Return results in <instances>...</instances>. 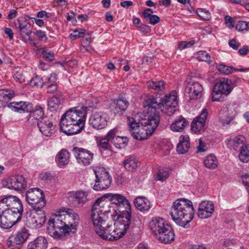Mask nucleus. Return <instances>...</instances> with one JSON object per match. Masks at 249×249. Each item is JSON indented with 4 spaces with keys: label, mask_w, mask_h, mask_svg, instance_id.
<instances>
[{
    "label": "nucleus",
    "mask_w": 249,
    "mask_h": 249,
    "mask_svg": "<svg viewBox=\"0 0 249 249\" xmlns=\"http://www.w3.org/2000/svg\"><path fill=\"white\" fill-rule=\"evenodd\" d=\"M23 211L20 199L10 195L0 200V227L7 229L19 221Z\"/></svg>",
    "instance_id": "obj_1"
},
{
    "label": "nucleus",
    "mask_w": 249,
    "mask_h": 249,
    "mask_svg": "<svg viewBox=\"0 0 249 249\" xmlns=\"http://www.w3.org/2000/svg\"><path fill=\"white\" fill-rule=\"evenodd\" d=\"M87 107L71 108L64 113L60 121V130L67 135L80 133L84 128Z\"/></svg>",
    "instance_id": "obj_2"
},
{
    "label": "nucleus",
    "mask_w": 249,
    "mask_h": 249,
    "mask_svg": "<svg viewBox=\"0 0 249 249\" xmlns=\"http://www.w3.org/2000/svg\"><path fill=\"white\" fill-rule=\"evenodd\" d=\"M171 215L176 224L185 228L194 217V209L192 202L185 198L178 199L173 204Z\"/></svg>",
    "instance_id": "obj_3"
},
{
    "label": "nucleus",
    "mask_w": 249,
    "mask_h": 249,
    "mask_svg": "<svg viewBox=\"0 0 249 249\" xmlns=\"http://www.w3.org/2000/svg\"><path fill=\"white\" fill-rule=\"evenodd\" d=\"M144 117L141 116H136L135 118L128 117V124L132 136L136 140H143L147 138L155 131L159 124L153 121L146 122L145 124L141 123Z\"/></svg>",
    "instance_id": "obj_4"
},
{
    "label": "nucleus",
    "mask_w": 249,
    "mask_h": 249,
    "mask_svg": "<svg viewBox=\"0 0 249 249\" xmlns=\"http://www.w3.org/2000/svg\"><path fill=\"white\" fill-rule=\"evenodd\" d=\"M130 219L118 217L114 225L107 224L106 228L98 234L102 238L110 241L117 240L124 235L129 228Z\"/></svg>",
    "instance_id": "obj_5"
},
{
    "label": "nucleus",
    "mask_w": 249,
    "mask_h": 249,
    "mask_svg": "<svg viewBox=\"0 0 249 249\" xmlns=\"http://www.w3.org/2000/svg\"><path fill=\"white\" fill-rule=\"evenodd\" d=\"M149 228L157 238L163 243H169L174 240L175 234L171 226L163 218H153L149 222Z\"/></svg>",
    "instance_id": "obj_6"
},
{
    "label": "nucleus",
    "mask_w": 249,
    "mask_h": 249,
    "mask_svg": "<svg viewBox=\"0 0 249 249\" xmlns=\"http://www.w3.org/2000/svg\"><path fill=\"white\" fill-rule=\"evenodd\" d=\"M107 198L121 218L131 219V211L130 204L123 196L118 194H107L104 196Z\"/></svg>",
    "instance_id": "obj_7"
},
{
    "label": "nucleus",
    "mask_w": 249,
    "mask_h": 249,
    "mask_svg": "<svg viewBox=\"0 0 249 249\" xmlns=\"http://www.w3.org/2000/svg\"><path fill=\"white\" fill-rule=\"evenodd\" d=\"M162 99H159L158 98L149 97L145 99L143 103V106L146 111L145 114L142 115L144 117L142 124H145L146 122L153 121L159 124L160 115L158 109L161 107Z\"/></svg>",
    "instance_id": "obj_8"
},
{
    "label": "nucleus",
    "mask_w": 249,
    "mask_h": 249,
    "mask_svg": "<svg viewBox=\"0 0 249 249\" xmlns=\"http://www.w3.org/2000/svg\"><path fill=\"white\" fill-rule=\"evenodd\" d=\"M64 220L63 215H55L49 219L47 231L49 235L54 238L60 237V232L66 233L70 232V230L66 227Z\"/></svg>",
    "instance_id": "obj_9"
},
{
    "label": "nucleus",
    "mask_w": 249,
    "mask_h": 249,
    "mask_svg": "<svg viewBox=\"0 0 249 249\" xmlns=\"http://www.w3.org/2000/svg\"><path fill=\"white\" fill-rule=\"evenodd\" d=\"M26 200L34 210L42 209L46 205L43 191L38 188H32L26 193Z\"/></svg>",
    "instance_id": "obj_10"
},
{
    "label": "nucleus",
    "mask_w": 249,
    "mask_h": 249,
    "mask_svg": "<svg viewBox=\"0 0 249 249\" xmlns=\"http://www.w3.org/2000/svg\"><path fill=\"white\" fill-rule=\"evenodd\" d=\"M94 172L96 179L93 189L96 191H100L108 188L112 182V178L106 169L97 166L94 169Z\"/></svg>",
    "instance_id": "obj_11"
},
{
    "label": "nucleus",
    "mask_w": 249,
    "mask_h": 249,
    "mask_svg": "<svg viewBox=\"0 0 249 249\" xmlns=\"http://www.w3.org/2000/svg\"><path fill=\"white\" fill-rule=\"evenodd\" d=\"M109 117L103 111H93L89 119V124L93 129L99 130L106 127Z\"/></svg>",
    "instance_id": "obj_12"
},
{
    "label": "nucleus",
    "mask_w": 249,
    "mask_h": 249,
    "mask_svg": "<svg viewBox=\"0 0 249 249\" xmlns=\"http://www.w3.org/2000/svg\"><path fill=\"white\" fill-rule=\"evenodd\" d=\"M178 102L176 91L166 95L162 99L161 110L169 116L173 115L177 110Z\"/></svg>",
    "instance_id": "obj_13"
},
{
    "label": "nucleus",
    "mask_w": 249,
    "mask_h": 249,
    "mask_svg": "<svg viewBox=\"0 0 249 249\" xmlns=\"http://www.w3.org/2000/svg\"><path fill=\"white\" fill-rule=\"evenodd\" d=\"M28 231L23 228L16 234L11 235L7 241L8 246L12 249H19L29 236Z\"/></svg>",
    "instance_id": "obj_14"
},
{
    "label": "nucleus",
    "mask_w": 249,
    "mask_h": 249,
    "mask_svg": "<svg viewBox=\"0 0 249 249\" xmlns=\"http://www.w3.org/2000/svg\"><path fill=\"white\" fill-rule=\"evenodd\" d=\"M2 184L9 189L20 191L26 187L27 182L22 175H17L3 180Z\"/></svg>",
    "instance_id": "obj_15"
},
{
    "label": "nucleus",
    "mask_w": 249,
    "mask_h": 249,
    "mask_svg": "<svg viewBox=\"0 0 249 249\" xmlns=\"http://www.w3.org/2000/svg\"><path fill=\"white\" fill-rule=\"evenodd\" d=\"M90 218L94 226V230L97 234L101 233V230L106 228V226H107V223L105 216L102 213H101L95 206H92L90 213Z\"/></svg>",
    "instance_id": "obj_16"
},
{
    "label": "nucleus",
    "mask_w": 249,
    "mask_h": 249,
    "mask_svg": "<svg viewBox=\"0 0 249 249\" xmlns=\"http://www.w3.org/2000/svg\"><path fill=\"white\" fill-rule=\"evenodd\" d=\"M93 206H95L99 210V212L105 216L107 215V217L110 216L113 218L116 216L118 217H121V215L117 212L116 210L108 203L104 198H99L94 202Z\"/></svg>",
    "instance_id": "obj_17"
},
{
    "label": "nucleus",
    "mask_w": 249,
    "mask_h": 249,
    "mask_svg": "<svg viewBox=\"0 0 249 249\" xmlns=\"http://www.w3.org/2000/svg\"><path fill=\"white\" fill-rule=\"evenodd\" d=\"M74 156L78 163L84 166L91 164L93 157V154L90 151L83 148L75 147L72 149Z\"/></svg>",
    "instance_id": "obj_18"
},
{
    "label": "nucleus",
    "mask_w": 249,
    "mask_h": 249,
    "mask_svg": "<svg viewBox=\"0 0 249 249\" xmlns=\"http://www.w3.org/2000/svg\"><path fill=\"white\" fill-rule=\"evenodd\" d=\"M185 92L189 94L190 100H197L202 97L203 88L199 82L191 79L185 89Z\"/></svg>",
    "instance_id": "obj_19"
},
{
    "label": "nucleus",
    "mask_w": 249,
    "mask_h": 249,
    "mask_svg": "<svg viewBox=\"0 0 249 249\" xmlns=\"http://www.w3.org/2000/svg\"><path fill=\"white\" fill-rule=\"evenodd\" d=\"M46 221L45 213L44 211L35 210L27 218V222L32 228H40Z\"/></svg>",
    "instance_id": "obj_20"
},
{
    "label": "nucleus",
    "mask_w": 249,
    "mask_h": 249,
    "mask_svg": "<svg viewBox=\"0 0 249 249\" xmlns=\"http://www.w3.org/2000/svg\"><path fill=\"white\" fill-rule=\"evenodd\" d=\"M208 116L207 110L204 108L200 114L196 117L191 124L192 130L196 133H200L204 129L205 122Z\"/></svg>",
    "instance_id": "obj_21"
},
{
    "label": "nucleus",
    "mask_w": 249,
    "mask_h": 249,
    "mask_svg": "<svg viewBox=\"0 0 249 249\" xmlns=\"http://www.w3.org/2000/svg\"><path fill=\"white\" fill-rule=\"evenodd\" d=\"M15 25L16 28L18 29L19 34L23 39L32 40L30 36L32 32V27L27 20L18 19Z\"/></svg>",
    "instance_id": "obj_22"
},
{
    "label": "nucleus",
    "mask_w": 249,
    "mask_h": 249,
    "mask_svg": "<svg viewBox=\"0 0 249 249\" xmlns=\"http://www.w3.org/2000/svg\"><path fill=\"white\" fill-rule=\"evenodd\" d=\"M214 210V205L212 202L204 201L199 205L197 215L201 219L208 218L211 216Z\"/></svg>",
    "instance_id": "obj_23"
},
{
    "label": "nucleus",
    "mask_w": 249,
    "mask_h": 249,
    "mask_svg": "<svg viewBox=\"0 0 249 249\" xmlns=\"http://www.w3.org/2000/svg\"><path fill=\"white\" fill-rule=\"evenodd\" d=\"M40 132L47 137H50L55 132V125L48 118L38 122L37 124Z\"/></svg>",
    "instance_id": "obj_24"
},
{
    "label": "nucleus",
    "mask_w": 249,
    "mask_h": 249,
    "mask_svg": "<svg viewBox=\"0 0 249 249\" xmlns=\"http://www.w3.org/2000/svg\"><path fill=\"white\" fill-rule=\"evenodd\" d=\"M66 227L70 230V232H74L76 230V227L79 223V216L75 213H67L63 214Z\"/></svg>",
    "instance_id": "obj_25"
},
{
    "label": "nucleus",
    "mask_w": 249,
    "mask_h": 249,
    "mask_svg": "<svg viewBox=\"0 0 249 249\" xmlns=\"http://www.w3.org/2000/svg\"><path fill=\"white\" fill-rule=\"evenodd\" d=\"M231 81L228 79H223L220 80L215 85L214 89L215 91H217L225 95H228L231 91Z\"/></svg>",
    "instance_id": "obj_26"
},
{
    "label": "nucleus",
    "mask_w": 249,
    "mask_h": 249,
    "mask_svg": "<svg viewBox=\"0 0 249 249\" xmlns=\"http://www.w3.org/2000/svg\"><path fill=\"white\" fill-rule=\"evenodd\" d=\"M8 107L15 111L31 112L33 109L32 104L22 101L12 102Z\"/></svg>",
    "instance_id": "obj_27"
},
{
    "label": "nucleus",
    "mask_w": 249,
    "mask_h": 249,
    "mask_svg": "<svg viewBox=\"0 0 249 249\" xmlns=\"http://www.w3.org/2000/svg\"><path fill=\"white\" fill-rule=\"evenodd\" d=\"M134 203L136 208L142 212L148 211L151 207L150 201L146 197L141 196L137 197Z\"/></svg>",
    "instance_id": "obj_28"
},
{
    "label": "nucleus",
    "mask_w": 249,
    "mask_h": 249,
    "mask_svg": "<svg viewBox=\"0 0 249 249\" xmlns=\"http://www.w3.org/2000/svg\"><path fill=\"white\" fill-rule=\"evenodd\" d=\"M48 242L43 236H39L35 240L29 242L27 249H47Z\"/></svg>",
    "instance_id": "obj_29"
},
{
    "label": "nucleus",
    "mask_w": 249,
    "mask_h": 249,
    "mask_svg": "<svg viewBox=\"0 0 249 249\" xmlns=\"http://www.w3.org/2000/svg\"><path fill=\"white\" fill-rule=\"evenodd\" d=\"M189 137L186 135H181L179 137V142L177 147V151L178 154H183L188 151L190 145Z\"/></svg>",
    "instance_id": "obj_30"
},
{
    "label": "nucleus",
    "mask_w": 249,
    "mask_h": 249,
    "mask_svg": "<svg viewBox=\"0 0 249 249\" xmlns=\"http://www.w3.org/2000/svg\"><path fill=\"white\" fill-rule=\"evenodd\" d=\"M189 122L182 116H179L170 126L171 130L174 132H181L185 127L188 126Z\"/></svg>",
    "instance_id": "obj_31"
},
{
    "label": "nucleus",
    "mask_w": 249,
    "mask_h": 249,
    "mask_svg": "<svg viewBox=\"0 0 249 249\" xmlns=\"http://www.w3.org/2000/svg\"><path fill=\"white\" fill-rule=\"evenodd\" d=\"M229 143L235 151L239 150L247 144L246 143V139L242 135H239L229 140Z\"/></svg>",
    "instance_id": "obj_32"
},
{
    "label": "nucleus",
    "mask_w": 249,
    "mask_h": 249,
    "mask_svg": "<svg viewBox=\"0 0 249 249\" xmlns=\"http://www.w3.org/2000/svg\"><path fill=\"white\" fill-rule=\"evenodd\" d=\"M59 165H66L70 161V153L65 149H61L56 157Z\"/></svg>",
    "instance_id": "obj_33"
},
{
    "label": "nucleus",
    "mask_w": 249,
    "mask_h": 249,
    "mask_svg": "<svg viewBox=\"0 0 249 249\" xmlns=\"http://www.w3.org/2000/svg\"><path fill=\"white\" fill-rule=\"evenodd\" d=\"M63 96L61 94L54 95L48 102V106L52 111L56 110L60 106L63 100Z\"/></svg>",
    "instance_id": "obj_34"
},
{
    "label": "nucleus",
    "mask_w": 249,
    "mask_h": 249,
    "mask_svg": "<svg viewBox=\"0 0 249 249\" xmlns=\"http://www.w3.org/2000/svg\"><path fill=\"white\" fill-rule=\"evenodd\" d=\"M31 112V117H33L37 122L38 124V121L43 120L45 118H47L44 116V109L40 106H36L33 111Z\"/></svg>",
    "instance_id": "obj_35"
},
{
    "label": "nucleus",
    "mask_w": 249,
    "mask_h": 249,
    "mask_svg": "<svg viewBox=\"0 0 249 249\" xmlns=\"http://www.w3.org/2000/svg\"><path fill=\"white\" fill-rule=\"evenodd\" d=\"M124 168L128 171H133L138 167V161L133 157H129L124 161Z\"/></svg>",
    "instance_id": "obj_36"
},
{
    "label": "nucleus",
    "mask_w": 249,
    "mask_h": 249,
    "mask_svg": "<svg viewBox=\"0 0 249 249\" xmlns=\"http://www.w3.org/2000/svg\"><path fill=\"white\" fill-rule=\"evenodd\" d=\"M88 193L83 191H77L74 196V201L80 206H82L87 201Z\"/></svg>",
    "instance_id": "obj_37"
},
{
    "label": "nucleus",
    "mask_w": 249,
    "mask_h": 249,
    "mask_svg": "<svg viewBox=\"0 0 249 249\" xmlns=\"http://www.w3.org/2000/svg\"><path fill=\"white\" fill-rule=\"evenodd\" d=\"M115 105V110L119 113L124 111L127 108L129 102L124 98H120L116 100Z\"/></svg>",
    "instance_id": "obj_38"
},
{
    "label": "nucleus",
    "mask_w": 249,
    "mask_h": 249,
    "mask_svg": "<svg viewBox=\"0 0 249 249\" xmlns=\"http://www.w3.org/2000/svg\"><path fill=\"white\" fill-rule=\"evenodd\" d=\"M205 166L210 169H215L218 166V161L215 156L210 155L204 160Z\"/></svg>",
    "instance_id": "obj_39"
},
{
    "label": "nucleus",
    "mask_w": 249,
    "mask_h": 249,
    "mask_svg": "<svg viewBox=\"0 0 249 249\" xmlns=\"http://www.w3.org/2000/svg\"><path fill=\"white\" fill-rule=\"evenodd\" d=\"M239 152L238 155L240 160L243 162L249 161V145L246 144L242 148L238 150Z\"/></svg>",
    "instance_id": "obj_40"
},
{
    "label": "nucleus",
    "mask_w": 249,
    "mask_h": 249,
    "mask_svg": "<svg viewBox=\"0 0 249 249\" xmlns=\"http://www.w3.org/2000/svg\"><path fill=\"white\" fill-rule=\"evenodd\" d=\"M14 97V94L4 89L0 90V107H3L5 103Z\"/></svg>",
    "instance_id": "obj_41"
},
{
    "label": "nucleus",
    "mask_w": 249,
    "mask_h": 249,
    "mask_svg": "<svg viewBox=\"0 0 249 249\" xmlns=\"http://www.w3.org/2000/svg\"><path fill=\"white\" fill-rule=\"evenodd\" d=\"M128 141L127 138L125 137L118 136L113 139L112 142L116 148L121 149L127 145Z\"/></svg>",
    "instance_id": "obj_42"
},
{
    "label": "nucleus",
    "mask_w": 249,
    "mask_h": 249,
    "mask_svg": "<svg viewBox=\"0 0 249 249\" xmlns=\"http://www.w3.org/2000/svg\"><path fill=\"white\" fill-rule=\"evenodd\" d=\"M219 120L223 125H229L233 120V117L228 113H225L224 110H220L219 114Z\"/></svg>",
    "instance_id": "obj_43"
},
{
    "label": "nucleus",
    "mask_w": 249,
    "mask_h": 249,
    "mask_svg": "<svg viewBox=\"0 0 249 249\" xmlns=\"http://www.w3.org/2000/svg\"><path fill=\"white\" fill-rule=\"evenodd\" d=\"M56 79V74L55 73L52 74L51 77L48 78L47 83L50 84L47 86V92L53 93L56 90L57 86L56 84H54Z\"/></svg>",
    "instance_id": "obj_44"
},
{
    "label": "nucleus",
    "mask_w": 249,
    "mask_h": 249,
    "mask_svg": "<svg viewBox=\"0 0 249 249\" xmlns=\"http://www.w3.org/2000/svg\"><path fill=\"white\" fill-rule=\"evenodd\" d=\"M47 82H44L43 79L39 75H36L33 77L30 82V85L32 87L36 88H42L43 85L46 84Z\"/></svg>",
    "instance_id": "obj_45"
},
{
    "label": "nucleus",
    "mask_w": 249,
    "mask_h": 249,
    "mask_svg": "<svg viewBox=\"0 0 249 249\" xmlns=\"http://www.w3.org/2000/svg\"><path fill=\"white\" fill-rule=\"evenodd\" d=\"M147 86L156 91L162 90L164 89V82L163 81L158 82L148 81Z\"/></svg>",
    "instance_id": "obj_46"
},
{
    "label": "nucleus",
    "mask_w": 249,
    "mask_h": 249,
    "mask_svg": "<svg viewBox=\"0 0 249 249\" xmlns=\"http://www.w3.org/2000/svg\"><path fill=\"white\" fill-rule=\"evenodd\" d=\"M197 15L204 20H209L211 18V14L208 10L205 9L199 8L196 10Z\"/></svg>",
    "instance_id": "obj_47"
},
{
    "label": "nucleus",
    "mask_w": 249,
    "mask_h": 249,
    "mask_svg": "<svg viewBox=\"0 0 249 249\" xmlns=\"http://www.w3.org/2000/svg\"><path fill=\"white\" fill-rule=\"evenodd\" d=\"M43 57L47 61H52L54 59V54L53 53L48 49L43 48L42 52Z\"/></svg>",
    "instance_id": "obj_48"
},
{
    "label": "nucleus",
    "mask_w": 249,
    "mask_h": 249,
    "mask_svg": "<svg viewBox=\"0 0 249 249\" xmlns=\"http://www.w3.org/2000/svg\"><path fill=\"white\" fill-rule=\"evenodd\" d=\"M196 57L199 60L204 61L206 62L211 61V56L209 54V53L206 51H201L198 52L196 53Z\"/></svg>",
    "instance_id": "obj_49"
},
{
    "label": "nucleus",
    "mask_w": 249,
    "mask_h": 249,
    "mask_svg": "<svg viewBox=\"0 0 249 249\" xmlns=\"http://www.w3.org/2000/svg\"><path fill=\"white\" fill-rule=\"evenodd\" d=\"M109 141H109L106 137L104 138L100 139L98 142V146L100 148H102L105 150L108 149H109L110 146L109 143Z\"/></svg>",
    "instance_id": "obj_50"
},
{
    "label": "nucleus",
    "mask_w": 249,
    "mask_h": 249,
    "mask_svg": "<svg viewBox=\"0 0 249 249\" xmlns=\"http://www.w3.org/2000/svg\"><path fill=\"white\" fill-rule=\"evenodd\" d=\"M169 176L168 171L165 170H160L157 174L156 179L160 181H163L166 179Z\"/></svg>",
    "instance_id": "obj_51"
},
{
    "label": "nucleus",
    "mask_w": 249,
    "mask_h": 249,
    "mask_svg": "<svg viewBox=\"0 0 249 249\" xmlns=\"http://www.w3.org/2000/svg\"><path fill=\"white\" fill-rule=\"evenodd\" d=\"M217 69L224 74H229L232 72L234 68L232 67H229L224 65L220 64L218 65Z\"/></svg>",
    "instance_id": "obj_52"
},
{
    "label": "nucleus",
    "mask_w": 249,
    "mask_h": 249,
    "mask_svg": "<svg viewBox=\"0 0 249 249\" xmlns=\"http://www.w3.org/2000/svg\"><path fill=\"white\" fill-rule=\"evenodd\" d=\"M223 94L221 93L218 92L217 91H215V89H213V91L212 94V98L213 101H218V102H222L224 101L223 97H222Z\"/></svg>",
    "instance_id": "obj_53"
},
{
    "label": "nucleus",
    "mask_w": 249,
    "mask_h": 249,
    "mask_svg": "<svg viewBox=\"0 0 249 249\" xmlns=\"http://www.w3.org/2000/svg\"><path fill=\"white\" fill-rule=\"evenodd\" d=\"M249 28L248 24L243 21H240L238 22L236 25V29L239 31H247Z\"/></svg>",
    "instance_id": "obj_54"
},
{
    "label": "nucleus",
    "mask_w": 249,
    "mask_h": 249,
    "mask_svg": "<svg viewBox=\"0 0 249 249\" xmlns=\"http://www.w3.org/2000/svg\"><path fill=\"white\" fill-rule=\"evenodd\" d=\"M86 30L85 29H81L79 31L75 30L70 35V37L71 39L75 40L78 38L81 37L85 33Z\"/></svg>",
    "instance_id": "obj_55"
},
{
    "label": "nucleus",
    "mask_w": 249,
    "mask_h": 249,
    "mask_svg": "<svg viewBox=\"0 0 249 249\" xmlns=\"http://www.w3.org/2000/svg\"><path fill=\"white\" fill-rule=\"evenodd\" d=\"M116 133L117 129L116 128L112 129L107 133L105 137L107 138L109 141L112 142L113 139L118 137V136L116 135Z\"/></svg>",
    "instance_id": "obj_56"
},
{
    "label": "nucleus",
    "mask_w": 249,
    "mask_h": 249,
    "mask_svg": "<svg viewBox=\"0 0 249 249\" xmlns=\"http://www.w3.org/2000/svg\"><path fill=\"white\" fill-rule=\"evenodd\" d=\"M195 43L194 41H190L189 42L182 41L179 43L178 45V48L182 50L186 48H188L194 45Z\"/></svg>",
    "instance_id": "obj_57"
},
{
    "label": "nucleus",
    "mask_w": 249,
    "mask_h": 249,
    "mask_svg": "<svg viewBox=\"0 0 249 249\" xmlns=\"http://www.w3.org/2000/svg\"><path fill=\"white\" fill-rule=\"evenodd\" d=\"M229 46L235 50H237L240 46V43L237 42L234 39L230 40L229 42Z\"/></svg>",
    "instance_id": "obj_58"
},
{
    "label": "nucleus",
    "mask_w": 249,
    "mask_h": 249,
    "mask_svg": "<svg viewBox=\"0 0 249 249\" xmlns=\"http://www.w3.org/2000/svg\"><path fill=\"white\" fill-rule=\"evenodd\" d=\"M13 76L15 79L19 83H22L25 81L23 76L20 72H16Z\"/></svg>",
    "instance_id": "obj_59"
},
{
    "label": "nucleus",
    "mask_w": 249,
    "mask_h": 249,
    "mask_svg": "<svg viewBox=\"0 0 249 249\" xmlns=\"http://www.w3.org/2000/svg\"><path fill=\"white\" fill-rule=\"evenodd\" d=\"M149 23L152 25H155L160 22V18L155 15H152L149 18Z\"/></svg>",
    "instance_id": "obj_60"
},
{
    "label": "nucleus",
    "mask_w": 249,
    "mask_h": 249,
    "mask_svg": "<svg viewBox=\"0 0 249 249\" xmlns=\"http://www.w3.org/2000/svg\"><path fill=\"white\" fill-rule=\"evenodd\" d=\"M243 184L246 187L249 192V175L246 174L242 177Z\"/></svg>",
    "instance_id": "obj_61"
},
{
    "label": "nucleus",
    "mask_w": 249,
    "mask_h": 249,
    "mask_svg": "<svg viewBox=\"0 0 249 249\" xmlns=\"http://www.w3.org/2000/svg\"><path fill=\"white\" fill-rule=\"evenodd\" d=\"M225 19H226V25L230 28H232L234 27V23H233V19L229 17V16H226L225 17Z\"/></svg>",
    "instance_id": "obj_62"
},
{
    "label": "nucleus",
    "mask_w": 249,
    "mask_h": 249,
    "mask_svg": "<svg viewBox=\"0 0 249 249\" xmlns=\"http://www.w3.org/2000/svg\"><path fill=\"white\" fill-rule=\"evenodd\" d=\"M153 10L150 8H147L143 11V16L144 18H149L152 16Z\"/></svg>",
    "instance_id": "obj_63"
},
{
    "label": "nucleus",
    "mask_w": 249,
    "mask_h": 249,
    "mask_svg": "<svg viewBox=\"0 0 249 249\" xmlns=\"http://www.w3.org/2000/svg\"><path fill=\"white\" fill-rule=\"evenodd\" d=\"M249 52V49L248 46H244L242 48L239 50L238 53L241 55H245Z\"/></svg>",
    "instance_id": "obj_64"
}]
</instances>
